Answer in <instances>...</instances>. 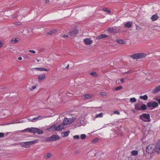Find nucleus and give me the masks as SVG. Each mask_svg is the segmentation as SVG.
Returning <instances> with one entry per match:
<instances>
[{
    "mask_svg": "<svg viewBox=\"0 0 160 160\" xmlns=\"http://www.w3.org/2000/svg\"><path fill=\"white\" fill-rule=\"evenodd\" d=\"M139 118L145 122H150L151 120L150 118V115L146 113H143L140 115Z\"/></svg>",
    "mask_w": 160,
    "mask_h": 160,
    "instance_id": "f257e3e1",
    "label": "nucleus"
},
{
    "mask_svg": "<svg viewBox=\"0 0 160 160\" xmlns=\"http://www.w3.org/2000/svg\"><path fill=\"white\" fill-rule=\"evenodd\" d=\"M146 56V54L144 53H138L131 56V57L134 59H138L144 58Z\"/></svg>",
    "mask_w": 160,
    "mask_h": 160,
    "instance_id": "f03ea898",
    "label": "nucleus"
},
{
    "mask_svg": "<svg viewBox=\"0 0 160 160\" xmlns=\"http://www.w3.org/2000/svg\"><path fill=\"white\" fill-rule=\"evenodd\" d=\"M37 142V141H33L29 142H23L21 144V146L24 147L28 148L30 147V145L33 144Z\"/></svg>",
    "mask_w": 160,
    "mask_h": 160,
    "instance_id": "7ed1b4c3",
    "label": "nucleus"
},
{
    "mask_svg": "<svg viewBox=\"0 0 160 160\" xmlns=\"http://www.w3.org/2000/svg\"><path fill=\"white\" fill-rule=\"evenodd\" d=\"M155 147L154 145L153 144H150L147 147V152L149 153H153L154 151Z\"/></svg>",
    "mask_w": 160,
    "mask_h": 160,
    "instance_id": "20e7f679",
    "label": "nucleus"
},
{
    "mask_svg": "<svg viewBox=\"0 0 160 160\" xmlns=\"http://www.w3.org/2000/svg\"><path fill=\"white\" fill-rule=\"evenodd\" d=\"M75 120L74 118H65L63 121V123L64 125L69 124Z\"/></svg>",
    "mask_w": 160,
    "mask_h": 160,
    "instance_id": "39448f33",
    "label": "nucleus"
},
{
    "mask_svg": "<svg viewBox=\"0 0 160 160\" xmlns=\"http://www.w3.org/2000/svg\"><path fill=\"white\" fill-rule=\"evenodd\" d=\"M83 42L86 45H90L92 43V41L91 38H87L83 40Z\"/></svg>",
    "mask_w": 160,
    "mask_h": 160,
    "instance_id": "423d86ee",
    "label": "nucleus"
},
{
    "mask_svg": "<svg viewBox=\"0 0 160 160\" xmlns=\"http://www.w3.org/2000/svg\"><path fill=\"white\" fill-rule=\"evenodd\" d=\"M155 147L156 152L158 153H160V139L158 141Z\"/></svg>",
    "mask_w": 160,
    "mask_h": 160,
    "instance_id": "0eeeda50",
    "label": "nucleus"
},
{
    "mask_svg": "<svg viewBox=\"0 0 160 160\" xmlns=\"http://www.w3.org/2000/svg\"><path fill=\"white\" fill-rule=\"evenodd\" d=\"M52 141H55L59 139V137L57 135H53L51 137Z\"/></svg>",
    "mask_w": 160,
    "mask_h": 160,
    "instance_id": "6e6552de",
    "label": "nucleus"
},
{
    "mask_svg": "<svg viewBox=\"0 0 160 160\" xmlns=\"http://www.w3.org/2000/svg\"><path fill=\"white\" fill-rule=\"evenodd\" d=\"M158 16L157 14H156L152 16L151 17V19L152 21L153 22L157 20L158 19Z\"/></svg>",
    "mask_w": 160,
    "mask_h": 160,
    "instance_id": "1a4fd4ad",
    "label": "nucleus"
},
{
    "mask_svg": "<svg viewBox=\"0 0 160 160\" xmlns=\"http://www.w3.org/2000/svg\"><path fill=\"white\" fill-rule=\"evenodd\" d=\"M64 125L63 123L60 124L58 127H57L55 131H59L62 129L64 128Z\"/></svg>",
    "mask_w": 160,
    "mask_h": 160,
    "instance_id": "9d476101",
    "label": "nucleus"
},
{
    "mask_svg": "<svg viewBox=\"0 0 160 160\" xmlns=\"http://www.w3.org/2000/svg\"><path fill=\"white\" fill-rule=\"evenodd\" d=\"M107 35L105 34H102L99 36H98L96 37L97 39H101L102 38H106Z\"/></svg>",
    "mask_w": 160,
    "mask_h": 160,
    "instance_id": "9b49d317",
    "label": "nucleus"
},
{
    "mask_svg": "<svg viewBox=\"0 0 160 160\" xmlns=\"http://www.w3.org/2000/svg\"><path fill=\"white\" fill-rule=\"evenodd\" d=\"M135 109L136 110H141L140 105L139 103L135 104L134 105Z\"/></svg>",
    "mask_w": 160,
    "mask_h": 160,
    "instance_id": "f8f14e48",
    "label": "nucleus"
},
{
    "mask_svg": "<svg viewBox=\"0 0 160 160\" xmlns=\"http://www.w3.org/2000/svg\"><path fill=\"white\" fill-rule=\"evenodd\" d=\"M45 75L44 74H42L38 76V79L39 81H41L45 78Z\"/></svg>",
    "mask_w": 160,
    "mask_h": 160,
    "instance_id": "ddd939ff",
    "label": "nucleus"
},
{
    "mask_svg": "<svg viewBox=\"0 0 160 160\" xmlns=\"http://www.w3.org/2000/svg\"><path fill=\"white\" fill-rule=\"evenodd\" d=\"M42 118V117L41 116H39L38 117L34 118L33 119H32L31 120H30V122H34L35 120L37 121L38 120H40Z\"/></svg>",
    "mask_w": 160,
    "mask_h": 160,
    "instance_id": "4468645a",
    "label": "nucleus"
},
{
    "mask_svg": "<svg viewBox=\"0 0 160 160\" xmlns=\"http://www.w3.org/2000/svg\"><path fill=\"white\" fill-rule=\"evenodd\" d=\"M92 97V95L90 94H85L82 97V98H86V99H89L91 98Z\"/></svg>",
    "mask_w": 160,
    "mask_h": 160,
    "instance_id": "2eb2a0df",
    "label": "nucleus"
},
{
    "mask_svg": "<svg viewBox=\"0 0 160 160\" xmlns=\"http://www.w3.org/2000/svg\"><path fill=\"white\" fill-rule=\"evenodd\" d=\"M34 69L37 70L38 71H49V69L47 68H35Z\"/></svg>",
    "mask_w": 160,
    "mask_h": 160,
    "instance_id": "dca6fc26",
    "label": "nucleus"
},
{
    "mask_svg": "<svg viewBox=\"0 0 160 160\" xmlns=\"http://www.w3.org/2000/svg\"><path fill=\"white\" fill-rule=\"evenodd\" d=\"M78 30H74L70 32V35L71 36L75 35L78 32Z\"/></svg>",
    "mask_w": 160,
    "mask_h": 160,
    "instance_id": "f3484780",
    "label": "nucleus"
},
{
    "mask_svg": "<svg viewBox=\"0 0 160 160\" xmlns=\"http://www.w3.org/2000/svg\"><path fill=\"white\" fill-rule=\"evenodd\" d=\"M70 133V131H69L63 132L62 133V135L63 137H66L68 136Z\"/></svg>",
    "mask_w": 160,
    "mask_h": 160,
    "instance_id": "a211bd4d",
    "label": "nucleus"
},
{
    "mask_svg": "<svg viewBox=\"0 0 160 160\" xmlns=\"http://www.w3.org/2000/svg\"><path fill=\"white\" fill-rule=\"evenodd\" d=\"M158 106V103L157 102L155 101L152 102V107L154 108Z\"/></svg>",
    "mask_w": 160,
    "mask_h": 160,
    "instance_id": "6ab92c4d",
    "label": "nucleus"
},
{
    "mask_svg": "<svg viewBox=\"0 0 160 160\" xmlns=\"http://www.w3.org/2000/svg\"><path fill=\"white\" fill-rule=\"evenodd\" d=\"M132 22H127L125 25V27L128 28H131L132 26Z\"/></svg>",
    "mask_w": 160,
    "mask_h": 160,
    "instance_id": "aec40b11",
    "label": "nucleus"
},
{
    "mask_svg": "<svg viewBox=\"0 0 160 160\" xmlns=\"http://www.w3.org/2000/svg\"><path fill=\"white\" fill-rule=\"evenodd\" d=\"M52 156V154L51 153H48L45 154L44 158L45 159H48L50 158Z\"/></svg>",
    "mask_w": 160,
    "mask_h": 160,
    "instance_id": "412c9836",
    "label": "nucleus"
},
{
    "mask_svg": "<svg viewBox=\"0 0 160 160\" xmlns=\"http://www.w3.org/2000/svg\"><path fill=\"white\" fill-rule=\"evenodd\" d=\"M160 91V85L156 87L153 90V93H156Z\"/></svg>",
    "mask_w": 160,
    "mask_h": 160,
    "instance_id": "4be33fe9",
    "label": "nucleus"
},
{
    "mask_svg": "<svg viewBox=\"0 0 160 160\" xmlns=\"http://www.w3.org/2000/svg\"><path fill=\"white\" fill-rule=\"evenodd\" d=\"M57 31L55 29L49 31L47 32V34H50L51 35H52L53 33H54L55 32H56Z\"/></svg>",
    "mask_w": 160,
    "mask_h": 160,
    "instance_id": "5701e85b",
    "label": "nucleus"
},
{
    "mask_svg": "<svg viewBox=\"0 0 160 160\" xmlns=\"http://www.w3.org/2000/svg\"><path fill=\"white\" fill-rule=\"evenodd\" d=\"M37 128H31V132L32 133H35L37 132Z\"/></svg>",
    "mask_w": 160,
    "mask_h": 160,
    "instance_id": "b1692460",
    "label": "nucleus"
},
{
    "mask_svg": "<svg viewBox=\"0 0 160 160\" xmlns=\"http://www.w3.org/2000/svg\"><path fill=\"white\" fill-rule=\"evenodd\" d=\"M56 128V126L54 124L52 125L50 128L47 129L49 131H50V129H52L53 131H55V129Z\"/></svg>",
    "mask_w": 160,
    "mask_h": 160,
    "instance_id": "393cba45",
    "label": "nucleus"
},
{
    "mask_svg": "<svg viewBox=\"0 0 160 160\" xmlns=\"http://www.w3.org/2000/svg\"><path fill=\"white\" fill-rule=\"evenodd\" d=\"M140 98L141 99H142L144 100H146L148 99V97L147 95H144L143 96H141L140 97Z\"/></svg>",
    "mask_w": 160,
    "mask_h": 160,
    "instance_id": "a878e982",
    "label": "nucleus"
},
{
    "mask_svg": "<svg viewBox=\"0 0 160 160\" xmlns=\"http://www.w3.org/2000/svg\"><path fill=\"white\" fill-rule=\"evenodd\" d=\"M132 155L136 156L138 154V151L137 150H133L131 152Z\"/></svg>",
    "mask_w": 160,
    "mask_h": 160,
    "instance_id": "bb28decb",
    "label": "nucleus"
},
{
    "mask_svg": "<svg viewBox=\"0 0 160 160\" xmlns=\"http://www.w3.org/2000/svg\"><path fill=\"white\" fill-rule=\"evenodd\" d=\"M103 117V113L101 112L98 114H97L95 116V118H102Z\"/></svg>",
    "mask_w": 160,
    "mask_h": 160,
    "instance_id": "cd10ccee",
    "label": "nucleus"
},
{
    "mask_svg": "<svg viewBox=\"0 0 160 160\" xmlns=\"http://www.w3.org/2000/svg\"><path fill=\"white\" fill-rule=\"evenodd\" d=\"M141 110H146L147 109V107L145 104L142 105L141 107Z\"/></svg>",
    "mask_w": 160,
    "mask_h": 160,
    "instance_id": "c85d7f7f",
    "label": "nucleus"
},
{
    "mask_svg": "<svg viewBox=\"0 0 160 160\" xmlns=\"http://www.w3.org/2000/svg\"><path fill=\"white\" fill-rule=\"evenodd\" d=\"M136 101V99L135 98H132L130 99V102L132 103L135 102Z\"/></svg>",
    "mask_w": 160,
    "mask_h": 160,
    "instance_id": "c756f323",
    "label": "nucleus"
},
{
    "mask_svg": "<svg viewBox=\"0 0 160 160\" xmlns=\"http://www.w3.org/2000/svg\"><path fill=\"white\" fill-rule=\"evenodd\" d=\"M102 10L107 12L108 14L111 13V11L108 8H103Z\"/></svg>",
    "mask_w": 160,
    "mask_h": 160,
    "instance_id": "7c9ffc66",
    "label": "nucleus"
},
{
    "mask_svg": "<svg viewBox=\"0 0 160 160\" xmlns=\"http://www.w3.org/2000/svg\"><path fill=\"white\" fill-rule=\"evenodd\" d=\"M38 134H42L43 133V132L42 130L38 128L37 132Z\"/></svg>",
    "mask_w": 160,
    "mask_h": 160,
    "instance_id": "2f4dec72",
    "label": "nucleus"
},
{
    "mask_svg": "<svg viewBox=\"0 0 160 160\" xmlns=\"http://www.w3.org/2000/svg\"><path fill=\"white\" fill-rule=\"evenodd\" d=\"M147 105L148 108H150L151 107H152V102H149L147 103Z\"/></svg>",
    "mask_w": 160,
    "mask_h": 160,
    "instance_id": "473e14b6",
    "label": "nucleus"
},
{
    "mask_svg": "<svg viewBox=\"0 0 160 160\" xmlns=\"http://www.w3.org/2000/svg\"><path fill=\"white\" fill-rule=\"evenodd\" d=\"M111 32H113L115 33H117L118 30H117V29L116 28H112V30L110 31Z\"/></svg>",
    "mask_w": 160,
    "mask_h": 160,
    "instance_id": "72a5a7b5",
    "label": "nucleus"
},
{
    "mask_svg": "<svg viewBox=\"0 0 160 160\" xmlns=\"http://www.w3.org/2000/svg\"><path fill=\"white\" fill-rule=\"evenodd\" d=\"M118 42L120 44H123L124 42H123V41L121 39H118L117 40Z\"/></svg>",
    "mask_w": 160,
    "mask_h": 160,
    "instance_id": "f704fd0d",
    "label": "nucleus"
},
{
    "mask_svg": "<svg viewBox=\"0 0 160 160\" xmlns=\"http://www.w3.org/2000/svg\"><path fill=\"white\" fill-rule=\"evenodd\" d=\"M86 135L85 134H82L81 135L80 138L82 139H84L86 138Z\"/></svg>",
    "mask_w": 160,
    "mask_h": 160,
    "instance_id": "c9c22d12",
    "label": "nucleus"
},
{
    "mask_svg": "<svg viewBox=\"0 0 160 160\" xmlns=\"http://www.w3.org/2000/svg\"><path fill=\"white\" fill-rule=\"evenodd\" d=\"M36 87H37L36 85L34 86H32L31 88H30L29 89L30 91H32V90L36 89Z\"/></svg>",
    "mask_w": 160,
    "mask_h": 160,
    "instance_id": "e433bc0d",
    "label": "nucleus"
},
{
    "mask_svg": "<svg viewBox=\"0 0 160 160\" xmlns=\"http://www.w3.org/2000/svg\"><path fill=\"white\" fill-rule=\"evenodd\" d=\"M122 88V86H118V87L116 88L115 89L116 90H120V89Z\"/></svg>",
    "mask_w": 160,
    "mask_h": 160,
    "instance_id": "4c0bfd02",
    "label": "nucleus"
},
{
    "mask_svg": "<svg viewBox=\"0 0 160 160\" xmlns=\"http://www.w3.org/2000/svg\"><path fill=\"white\" fill-rule=\"evenodd\" d=\"M18 40L17 38H15L13 39L12 41H11V42L12 43V42H14L16 43L18 41Z\"/></svg>",
    "mask_w": 160,
    "mask_h": 160,
    "instance_id": "58836bf2",
    "label": "nucleus"
},
{
    "mask_svg": "<svg viewBox=\"0 0 160 160\" xmlns=\"http://www.w3.org/2000/svg\"><path fill=\"white\" fill-rule=\"evenodd\" d=\"M91 75L93 76H95L97 75V73L95 72H92L90 74Z\"/></svg>",
    "mask_w": 160,
    "mask_h": 160,
    "instance_id": "ea45409f",
    "label": "nucleus"
},
{
    "mask_svg": "<svg viewBox=\"0 0 160 160\" xmlns=\"http://www.w3.org/2000/svg\"><path fill=\"white\" fill-rule=\"evenodd\" d=\"M74 138V139H78L79 138V136L78 135H76L73 137Z\"/></svg>",
    "mask_w": 160,
    "mask_h": 160,
    "instance_id": "a19ab883",
    "label": "nucleus"
},
{
    "mask_svg": "<svg viewBox=\"0 0 160 160\" xmlns=\"http://www.w3.org/2000/svg\"><path fill=\"white\" fill-rule=\"evenodd\" d=\"M46 141L47 142L52 141V139L51 137L46 138Z\"/></svg>",
    "mask_w": 160,
    "mask_h": 160,
    "instance_id": "79ce46f5",
    "label": "nucleus"
},
{
    "mask_svg": "<svg viewBox=\"0 0 160 160\" xmlns=\"http://www.w3.org/2000/svg\"><path fill=\"white\" fill-rule=\"evenodd\" d=\"M113 113L114 114H117V115L120 114V112L117 111H114Z\"/></svg>",
    "mask_w": 160,
    "mask_h": 160,
    "instance_id": "37998d69",
    "label": "nucleus"
},
{
    "mask_svg": "<svg viewBox=\"0 0 160 160\" xmlns=\"http://www.w3.org/2000/svg\"><path fill=\"white\" fill-rule=\"evenodd\" d=\"M14 24L15 25H20L21 24V22H14Z\"/></svg>",
    "mask_w": 160,
    "mask_h": 160,
    "instance_id": "c03bdc74",
    "label": "nucleus"
},
{
    "mask_svg": "<svg viewBox=\"0 0 160 160\" xmlns=\"http://www.w3.org/2000/svg\"><path fill=\"white\" fill-rule=\"evenodd\" d=\"M29 52L30 53H33V54H34V53H36V52L34 50H29Z\"/></svg>",
    "mask_w": 160,
    "mask_h": 160,
    "instance_id": "a18cd8bd",
    "label": "nucleus"
},
{
    "mask_svg": "<svg viewBox=\"0 0 160 160\" xmlns=\"http://www.w3.org/2000/svg\"><path fill=\"white\" fill-rule=\"evenodd\" d=\"M3 41H0V48H1L3 46Z\"/></svg>",
    "mask_w": 160,
    "mask_h": 160,
    "instance_id": "49530a36",
    "label": "nucleus"
},
{
    "mask_svg": "<svg viewBox=\"0 0 160 160\" xmlns=\"http://www.w3.org/2000/svg\"><path fill=\"white\" fill-rule=\"evenodd\" d=\"M26 132H31V128H26Z\"/></svg>",
    "mask_w": 160,
    "mask_h": 160,
    "instance_id": "de8ad7c7",
    "label": "nucleus"
},
{
    "mask_svg": "<svg viewBox=\"0 0 160 160\" xmlns=\"http://www.w3.org/2000/svg\"><path fill=\"white\" fill-rule=\"evenodd\" d=\"M4 136V134L0 132V138H2Z\"/></svg>",
    "mask_w": 160,
    "mask_h": 160,
    "instance_id": "09e8293b",
    "label": "nucleus"
},
{
    "mask_svg": "<svg viewBox=\"0 0 160 160\" xmlns=\"http://www.w3.org/2000/svg\"><path fill=\"white\" fill-rule=\"evenodd\" d=\"M98 138H95V139H94L93 140H92V142H98Z\"/></svg>",
    "mask_w": 160,
    "mask_h": 160,
    "instance_id": "8fccbe9b",
    "label": "nucleus"
},
{
    "mask_svg": "<svg viewBox=\"0 0 160 160\" xmlns=\"http://www.w3.org/2000/svg\"><path fill=\"white\" fill-rule=\"evenodd\" d=\"M25 58L26 59H28V60H29L30 59V57L27 55H26L25 56Z\"/></svg>",
    "mask_w": 160,
    "mask_h": 160,
    "instance_id": "3c124183",
    "label": "nucleus"
},
{
    "mask_svg": "<svg viewBox=\"0 0 160 160\" xmlns=\"http://www.w3.org/2000/svg\"><path fill=\"white\" fill-rule=\"evenodd\" d=\"M62 37V38H67L68 37V36L67 35H63Z\"/></svg>",
    "mask_w": 160,
    "mask_h": 160,
    "instance_id": "603ef678",
    "label": "nucleus"
},
{
    "mask_svg": "<svg viewBox=\"0 0 160 160\" xmlns=\"http://www.w3.org/2000/svg\"><path fill=\"white\" fill-rule=\"evenodd\" d=\"M124 80H125L124 79L122 78L121 79L120 81L122 82H124Z\"/></svg>",
    "mask_w": 160,
    "mask_h": 160,
    "instance_id": "864d4df0",
    "label": "nucleus"
},
{
    "mask_svg": "<svg viewBox=\"0 0 160 160\" xmlns=\"http://www.w3.org/2000/svg\"><path fill=\"white\" fill-rule=\"evenodd\" d=\"M26 128L22 131V132H26L27 131Z\"/></svg>",
    "mask_w": 160,
    "mask_h": 160,
    "instance_id": "5fc2aeb1",
    "label": "nucleus"
},
{
    "mask_svg": "<svg viewBox=\"0 0 160 160\" xmlns=\"http://www.w3.org/2000/svg\"><path fill=\"white\" fill-rule=\"evenodd\" d=\"M100 94L101 95H104V93L103 92H101L100 93Z\"/></svg>",
    "mask_w": 160,
    "mask_h": 160,
    "instance_id": "6e6d98bb",
    "label": "nucleus"
},
{
    "mask_svg": "<svg viewBox=\"0 0 160 160\" xmlns=\"http://www.w3.org/2000/svg\"><path fill=\"white\" fill-rule=\"evenodd\" d=\"M18 59L19 60H21L22 59V58L21 57H19L18 58Z\"/></svg>",
    "mask_w": 160,
    "mask_h": 160,
    "instance_id": "4d7b16f0",
    "label": "nucleus"
},
{
    "mask_svg": "<svg viewBox=\"0 0 160 160\" xmlns=\"http://www.w3.org/2000/svg\"><path fill=\"white\" fill-rule=\"evenodd\" d=\"M157 101H158V102L160 104V99H157Z\"/></svg>",
    "mask_w": 160,
    "mask_h": 160,
    "instance_id": "13d9d810",
    "label": "nucleus"
},
{
    "mask_svg": "<svg viewBox=\"0 0 160 160\" xmlns=\"http://www.w3.org/2000/svg\"><path fill=\"white\" fill-rule=\"evenodd\" d=\"M69 67V65H68L66 67V68H68Z\"/></svg>",
    "mask_w": 160,
    "mask_h": 160,
    "instance_id": "bf43d9fd",
    "label": "nucleus"
},
{
    "mask_svg": "<svg viewBox=\"0 0 160 160\" xmlns=\"http://www.w3.org/2000/svg\"><path fill=\"white\" fill-rule=\"evenodd\" d=\"M32 119H28V120L29 121H30V120H31Z\"/></svg>",
    "mask_w": 160,
    "mask_h": 160,
    "instance_id": "052dcab7",
    "label": "nucleus"
},
{
    "mask_svg": "<svg viewBox=\"0 0 160 160\" xmlns=\"http://www.w3.org/2000/svg\"><path fill=\"white\" fill-rule=\"evenodd\" d=\"M108 30H109V31H110V30H111V29H110V28H109V29H108Z\"/></svg>",
    "mask_w": 160,
    "mask_h": 160,
    "instance_id": "680f3d73",
    "label": "nucleus"
},
{
    "mask_svg": "<svg viewBox=\"0 0 160 160\" xmlns=\"http://www.w3.org/2000/svg\"><path fill=\"white\" fill-rule=\"evenodd\" d=\"M137 160H140V159H137Z\"/></svg>",
    "mask_w": 160,
    "mask_h": 160,
    "instance_id": "e2e57ef3",
    "label": "nucleus"
}]
</instances>
